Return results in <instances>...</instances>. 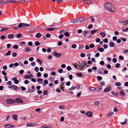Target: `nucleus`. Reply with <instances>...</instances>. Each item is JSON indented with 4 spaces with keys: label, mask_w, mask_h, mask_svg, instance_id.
I'll list each match as a JSON object with an SVG mask.
<instances>
[{
    "label": "nucleus",
    "mask_w": 128,
    "mask_h": 128,
    "mask_svg": "<svg viewBox=\"0 0 128 128\" xmlns=\"http://www.w3.org/2000/svg\"><path fill=\"white\" fill-rule=\"evenodd\" d=\"M100 34L102 35V38H104L105 36L106 33L105 32H100Z\"/></svg>",
    "instance_id": "4be33fe9"
},
{
    "label": "nucleus",
    "mask_w": 128,
    "mask_h": 128,
    "mask_svg": "<svg viewBox=\"0 0 128 128\" xmlns=\"http://www.w3.org/2000/svg\"><path fill=\"white\" fill-rule=\"evenodd\" d=\"M43 94L44 95H47L48 94V91L45 90L43 92Z\"/></svg>",
    "instance_id": "3c124183"
},
{
    "label": "nucleus",
    "mask_w": 128,
    "mask_h": 128,
    "mask_svg": "<svg viewBox=\"0 0 128 128\" xmlns=\"http://www.w3.org/2000/svg\"><path fill=\"white\" fill-rule=\"evenodd\" d=\"M34 90H31L29 88H28V91L26 92L27 93H28L30 92H34Z\"/></svg>",
    "instance_id": "c9c22d12"
},
{
    "label": "nucleus",
    "mask_w": 128,
    "mask_h": 128,
    "mask_svg": "<svg viewBox=\"0 0 128 128\" xmlns=\"http://www.w3.org/2000/svg\"><path fill=\"white\" fill-rule=\"evenodd\" d=\"M81 63L82 64H81V67H80L79 68V69H80L81 70L83 69L84 67L87 65L86 62L85 60H83L82 61Z\"/></svg>",
    "instance_id": "7ed1b4c3"
},
{
    "label": "nucleus",
    "mask_w": 128,
    "mask_h": 128,
    "mask_svg": "<svg viewBox=\"0 0 128 128\" xmlns=\"http://www.w3.org/2000/svg\"><path fill=\"white\" fill-rule=\"evenodd\" d=\"M115 85L116 86H120L121 85V84L120 82H116Z\"/></svg>",
    "instance_id": "473e14b6"
},
{
    "label": "nucleus",
    "mask_w": 128,
    "mask_h": 128,
    "mask_svg": "<svg viewBox=\"0 0 128 128\" xmlns=\"http://www.w3.org/2000/svg\"><path fill=\"white\" fill-rule=\"evenodd\" d=\"M16 38H20L22 37V36L21 34L20 33H18L17 34Z\"/></svg>",
    "instance_id": "7c9ffc66"
},
{
    "label": "nucleus",
    "mask_w": 128,
    "mask_h": 128,
    "mask_svg": "<svg viewBox=\"0 0 128 128\" xmlns=\"http://www.w3.org/2000/svg\"><path fill=\"white\" fill-rule=\"evenodd\" d=\"M92 113L91 111L88 112H86L85 114L88 117H90L92 116Z\"/></svg>",
    "instance_id": "9d476101"
},
{
    "label": "nucleus",
    "mask_w": 128,
    "mask_h": 128,
    "mask_svg": "<svg viewBox=\"0 0 128 128\" xmlns=\"http://www.w3.org/2000/svg\"><path fill=\"white\" fill-rule=\"evenodd\" d=\"M104 6V8L106 9L111 12H114L115 11V8L114 7L109 3H105Z\"/></svg>",
    "instance_id": "f257e3e1"
},
{
    "label": "nucleus",
    "mask_w": 128,
    "mask_h": 128,
    "mask_svg": "<svg viewBox=\"0 0 128 128\" xmlns=\"http://www.w3.org/2000/svg\"><path fill=\"white\" fill-rule=\"evenodd\" d=\"M76 44H74L72 45L71 47L73 48H76Z\"/></svg>",
    "instance_id": "f704fd0d"
},
{
    "label": "nucleus",
    "mask_w": 128,
    "mask_h": 128,
    "mask_svg": "<svg viewBox=\"0 0 128 128\" xmlns=\"http://www.w3.org/2000/svg\"><path fill=\"white\" fill-rule=\"evenodd\" d=\"M49 80L50 82H53L54 81V79L53 78H49Z\"/></svg>",
    "instance_id": "774afa93"
},
{
    "label": "nucleus",
    "mask_w": 128,
    "mask_h": 128,
    "mask_svg": "<svg viewBox=\"0 0 128 128\" xmlns=\"http://www.w3.org/2000/svg\"><path fill=\"white\" fill-rule=\"evenodd\" d=\"M38 82V83L40 84H42V83L43 80L42 78H38L37 80Z\"/></svg>",
    "instance_id": "a211bd4d"
},
{
    "label": "nucleus",
    "mask_w": 128,
    "mask_h": 128,
    "mask_svg": "<svg viewBox=\"0 0 128 128\" xmlns=\"http://www.w3.org/2000/svg\"><path fill=\"white\" fill-rule=\"evenodd\" d=\"M94 46V45L93 44H90L89 45L90 47L91 48H93Z\"/></svg>",
    "instance_id": "e433bc0d"
},
{
    "label": "nucleus",
    "mask_w": 128,
    "mask_h": 128,
    "mask_svg": "<svg viewBox=\"0 0 128 128\" xmlns=\"http://www.w3.org/2000/svg\"><path fill=\"white\" fill-rule=\"evenodd\" d=\"M119 58L120 60H123L124 59V58L123 56L120 55L119 56Z\"/></svg>",
    "instance_id": "79ce46f5"
},
{
    "label": "nucleus",
    "mask_w": 128,
    "mask_h": 128,
    "mask_svg": "<svg viewBox=\"0 0 128 128\" xmlns=\"http://www.w3.org/2000/svg\"><path fill=\"white\" fill-rule=\"evenodd\" d=\"M96 42H100V39L99 38H96Z\"/></svg>",
    "instance_id": "49530a36"
},
{
    "label": "nucleus",
    "mask_w": 128,
    "mask_h": 128,
    "mask_svg": "<svg viewBox=\"0 0 128 128\" xmlns=\"http://www.w3.org/2000/svg\"><path fill=\"white\" fill-rule=\"evenodd\" d=\"M18 46L17 45H14L13 46V48L14 49H18Z\"/></svg>",
    "instance_id": "a18cd8bd"
},
{
    "label": "nucleus",
    "mask_w": 128,
    "mask_h": 128,
    "mask_svg": "<svg viewBox=\"0 0 128 128\" xmlns=\"http://www.w3.org/2000/svg\"><path fill=\"white\" fill-rule=\"evenodd\" d=\"M62 44V42L61 41L59 42L58 43V45L59 46H61Z\"/></svg>",
    "instance_id": "8fccbe9b"
},
{
    "label": "nucleus",
    "mask_w": 128,
    "mask_h": 128,
    "mask_svg": "<svg viewBox=\"0 0 128 128\" xmlns=\"http://www.w3.org/2000/svg\"><path fill=\"white\" fill-rule=\"evenodd\" d=\"M63 71L62 69V68L58 70V72L60 73H62Z\"/></svg>",
    "instance_id": "680f3d73"
},
{
    "label": "nucleus",
    "mask_w": 128,
    "mask_h": 128,
    "mask_svg": "<svg viewBox=\"0 0 128 128\" xmlns=\"http://www.w3.org/2000/svg\"><path fill=\"white\" fill-rule=\"evenodd\" d=\"M82 35H84L86 37L89 38H91L92 36L90 32L87 30H85L82 33Z\"/></svg>",
    "instance_id": "f03ea898"
},
{
    "label": "nucleus",
    "mask_w": 128,
    "mask_h": 128,
    "mask_svg": "<svg viewBox=\"0 0 128 128\" xmlns=\"http://www.w3.org/2000/svg\"><path fill=\"white\" fill-rule=\"evenodd\" d=\"M64 36L63 35L60 34L58 38L60 39H62V38Z\"/></svg>",
    "instance_id": "13d9d810"
},
{
    "label": "nucleus",
    "mask_w": 128,
    "mask_h": 128,
    "mask_svg": "<svg viewBox=\"0 0 128 128\" xmlns=\"http://www.w3.org/2000/svg\"><path fill=\"white\" fill-rule=\"evenodd\" d=\"M24 78L25 79H27V78H29V75H26L24 76Z\"/></svg>",
    "instance_id": "4d7b16f0"
},
{
    "label": "nucleus",
    "mask_w": 128,
    "mask_h": 128,
    "mask_svg": "<svg viewBox=\"0 0 128 128\" xmlns=\"http://www.w3.org/2000/svg\"><path fill=\"white\" fill-rule=\"evenodd\" d=\"M111 86H109L106 88L104 90V92H107L111 90Z\"/></svg>",
    "instance_id": "6e6552de"
},
{
    "label": "nucleus",
    "mask_w": 128,
    "mask_h": 128,
    "mask_svg": "<svg viewBox=\"0 0 128 128\" xmlns=\"http://www.w3.org/2000/svg\"><path fill=\"white\" fill-rule=\"evenodd\" d=\"M25 50L27 52H29L30 50V48L29 47H26Z\"/></svg>",
    "instance_id": "2f4dec72"
},
{
    "label": "nucleus",
    "mask_w": 128,
    "mask_h": 128,
    "mask_svg": "<svg viewBox=\"0 0 128 128\" xmlns=\"http://www.w3.org/2000/svg\"><path fill=\"white\" fill-rule=\"evenodd\" d=\"M113 114H114V112H110V113H108V114L107 116H110L111 115H112Z\"/></svg>",
    "instance_id": "37998d69"
},
{
    "label": "nucleus",
    "mask_w": 128,
    "mask_h": 128,
    "mask_svg": "<svg viewBox=\"0 0 128 128\" xmlns=\"http://www.w3.org/2000/svg\"><path fill=\"white\" fill-rule=\"evenodd\" d=\"M56 28H46L45 29V30L49 31H52L54 30Z\"/></svg>",
    "instance_id": "9b49d317"
},
{
    "label": "nucleus",
    "mask_w": 128,
    "mask_h": 128,
    "mask_svg": "<svg viewBox=\"0 0 128 128\" xmlns=\"http://www.w3.org/2000/svg\"><path fill=\"white\" fill-rule=\"evenodd\" d=\"M40 44L38 41H36V42L35 45L36 46H38Z\"/></svg>",
    "instance_id": "bf43d9fd"
},
{
    "label": "nucleus",
    "mask_w": 128,
    "mask_h": 128,
    "mask_svg": "<svg viewBox=\"0 0 128 128\" xmlns=\"http://www.w3.org/2000/svg\"><path fill=\"white\" fill-rule=\"evenodd\" d=\"M107 68L108 69H110L111 68V65L110 64H108L106 66Z\"/></svg>",
    "instance_id": "338daca9"
},
{
    "label": "nucleus",
    "mask_w": 128,
    "mask_h": 128,
    "mask_svg": "<svg viewBox=\"0 0 128 128\" xmlns=\"http://www.w3.org/2000/svg\"><path fill=\"white\" fill-rule=\"evenodd\" d=\"M12 118L14 120H17V116L16 114H13L12 116Z\"/></svg>",
    "instance_id": "dca6fc26"
},
{
    "label": "nucleus",
    "mask_w": 128,
    "mask_h": 128,
    "mask_svg": "<svg viewBox=\"0 0 128 128\" xmlns=\"http://www.w3.org/2000/svg\"><path fill=\"white\" fill-rule=\"evenodd\" d=\"M53 55L55 56L58 58L60 57L62 54L60 53H57L56 52H54L53 53Z\"/></svg>",
    "instance_id": "423d86ee"
},
{
    "label": "nucleus",
    "mask_w": 128,
    "mask_h": 128,
    "mask_svg": "<svg viewBox=\"0 0 128 128\" xmlns=\"http://www.w3.org/2000/svg\"><path fill=\"white\" fill-rule=\"evenodd\" d=\"M128 20H123L120 21L119 22L120 23L122 24L124 26H125L126 24H127L128 23Z\"/></svg>",
    "instance_id": "1a4fd4ad"
},
{
    "label": "nucleus",
    "mask_w": 128,
    "mask_h": 128,
    "mask_svg": "<svg viewBox=\"0 0 128 128\" xmlns=\"http://www.w3.org/2000/svg\"><path fill=\"white\" fill-rule=\"evenodd\" d=\"M80 56L82 57H84L85 56V54L84 53H82L80 54Z\"/></svg>",
    "instance_id": "e2e57ef3"
},
{
    "label": "nucleus",
    "mask_w": 128,
    "mask_h": 128,
    "mask_svg": "<svg viewBox=\"0 0 128 128\" xmlns=\"http://www.w3.org/2000/svg\"><path fill=\"white\" fill-rule=\"evenodd\" d=\"M16 101L18 103H22L23 101H22L21 99L19 98H18L16 99Z\"/></svg>",
    "instance_id": "f8f14e48"
},
{
    "label": "nucleus",
    "mask_w": 128,
    "mask_h": 128,
    "mask_svg": "<svg viewBox=\"0 0 128 128\" xmlns=\"http://www.w3.org/2000/svg\"><path fill=\"white\" fill-rule=\"evenodd\" d=\"M97 78L98 80L99 81H100L102 79L101 76H97Z\"/></svg>",
    "instance_id": "c03bdc74"
},
{
    "label": "nucleus",
    "mask_w": 128,
    "mask_h": 128,
    "mask_svg": "<svg viewBox=\"0 0 128 128\" xmlns=\"http://www.w3.org/2000/svg\"><path fill=\"white\" fill-rule=\"evenodd\" d=\"M64 35L66 36H70V34L68 32H66L64 33Z\"/></svg>",
    "instance_id": "b1692460"
},
{
    "label": "nucleus",
    "mask_w": 128,
    "mask_h": 128,
    "mask_svg": "<svg viewBox=\"0 0 128 128\" xmlns=\"http://www.w3.org/2000/svg\"><path fill=\"white\" fill-rule=\"evenodd\" d=\"M120 94L121 96H124L125 95V93L123 90H121L120 92Z\"/></svg>",
    "instance_id": "412c9836"
},
{
    "label": "nucleus",
    "mask_w": 128,
    "mask_h": 128,
    "mask_svg": "<svg viewBox=\"0 0 128 128\" xmlns=\"http://www.w3.org/2000/svg\"><path fill=\"white\" fill-rule=\"evenodd\" d=\"M8 30V28H3L0 30V31L2 32L4 31H6Z\"/></svg>",
    "instance_id": "a878e982"
},
{
    "label": "nucleus",
    "mask_w": 128,
    "mask_h": 128,
    "mask_svg": "<svg viewBox=\"0 0 128 128\" xmlns=\"http://www.w3.org/2000/svg\"><path fill=\"white\" fill-rule=\"evenodd\" d=\"M6 128H15V126H14L11 125L10 124H7L4 126Z\"/></svg>",
    "instance_id": "0eeeda50"
},
{
    "label": "nucleus",
    "mask_w": 128,
    "mask_h": 128,
    "mask_svg": "<svg viewBox=\"0 0 128 128\" xmlns=\"http://www.w3.org/2000/svg\"><path fill=\"white\" fill-rule=\"evenodd\" d=\"M128 121L127 119L126 118L125 120V121L124 122H122L121 124L122 125H124L125 124H126V123Z\"/></svg>",
    "instance_id": "c756f323"
},
{
    "label": "nucleus",
    "mask_w": 128,
    "mask_h": 128,
    "mask_svg": "<svg viewBox=\"0 0 128 128\" xmlns=\"http://www.w3.org/2000/svg\"><path fill=\"white\" fill-rule=\"evenodd\" d=\"M96 89V88L95 87H90L89 88V89L91 90V91H94Z\"/></svg>",
    "instance_id": "cd10ccee"
},
{
    "label": "nucleus",
    "mask_w": 128,
    "mask_h": 128,
    "mask_svg": "<svg viewBox=\"0 0 128 128\" xmlns=\"http://www.w3.org/2000/svg\"><path fill=\"white\" fill-rule=\"evenodd\" d=\"M67 69L69 71L72 70V68L70 66H68L67 67Z\"/></svg>",
    "instance_id": "864d4df0"
},
{
    "label": "nucleus",
    "mask_w": 128,
    "mask_h": 128,
    "mask_svg": "<svg viewBox=\"0 0 128 128\" xmlns=\"http://www.w3.org/2000/svg\"><path fill=\"white\" fill-rule=\"evenodd\" d=\"M79 20L78 19H76L74 20H72L71 21V22H72L73 23H76L77 22H79Z\"/></svg>",
    "instance_id": "2eb2a0df"
},
{
    "label": "nucleus",
    "mask_w": 128,
    "mask_h": 128,
    "mask_svg": "<svg viewBox=\"0 0 128 128\" xmlns=\"http://www.w3.org/2000/svg\"><path fill=\"white\" fill-rule=\"evenodd\" d=\"M21 88L22 90V91H24L26 89V88L25 87L23 86H21Z\"/></svg>",
    "instance_id": "052dcab7"
},
{
    "label": "nucleus",
    "mask_w": 128,
    "mask_h": 128,
    "mask_svg": "<svg viewBox=\"0 0 128 128\" xmlns=\"http://www.w3.org/2000/svg\"><path fill=\"white\" fill-rule=\"evenodd\" d=\"M103 41L105 43H107L108 42V39L107 38H105L104 39Z\"/></svg>",
    "instance_id": "603ef678"
},
{
    "label": "nucleus",
    "mask_w": 128,
    "mask_h": 128,
    "mask_svg": "<svg viewBox=\"0 0 128 128\" xmlns=\"http://www.w3.org/2000/svg\"><path fill=\"white\" fill-rule=\"evenodd\" d=\"M17 54L15 52H13L12 54V56L14 57H15L17 56Z\"/></svg>",
    "instance_id": "09e8293b"
},
{
    "label": "nucleus",
    "mask_w": 128,
    "mask_h": 128,
    "mask_svg": "<svg viewBox=\"0 0 128 128\" xmlns=\"http://www.w3.org/2000/svg\"><path fill=\"white\" fill-rule=\"evenodd\" d=\"M14 34H9L8 35V37L9 38L13 39L14 38Z\"/></svg>",
    "instance_id": "ddd939ff"
},
{
    "label": "nucleus",
    "mask_w": 128,
    "mask_h": 128,
    "mask_svg": "<svg viewBox=\"0 0 128 128\" xmlns=\"http://www.w3.org/2000/svg\"><path fill=\"white\" fill-rule=\"evenodd\" d=\"M48 81L47 80H45L44 81V84L43 85L44 86H45L46 84H48Z\"/></svg>",
    "instance_id": "5701e85b"
},
{
    "label": "nucleus",
    "mask_w": 128,
    "mask_h": 128,
    "mask_svg": "<svg viewBox=\"0 0 128 128\" xmlns=\"http://www.w3.org/2000/svg\"><path fill=\"white\" fill-rule=\"evenodd\" d=\"M35 31V30L34 29H31L29 30V32L30 33L34 32Z\"/></svg>",
    "instance_id": "ea45409f"
},
{
    "label": "nucleus",
    "mask_w": 128,
    "mask_h": 128,
    "mask_svg": "<svg viewBox=\"0 0 128 128\" xmlns=\"http://www.w3.org/2000/svg\"><path fill=\"white\" fill-rule=\"evenodd\" d=\"M76 75L79 77H82V74L81 72L77 73Z\"/></svg>",
    "instance_id": "bb28decb"
},
{
    "label": "nucleus",
    "mask_w": 128,
    "mask_h": 128,
    "mask_svg": "<svg viewBox=\"0 0 128 128\" xmlns=\"http://www.w3.org/2000/svg\"><path fill=\"white\" fill-rule=\"evenodd\" d=\"M11 51L10 50H9L8 52L6 54V56L8 55H10Z\"/></svg>",
    "instance_id": "de8ad7c7"
},
{
    "label": "nucleus",
    "mask_w": 128,
    "mask_h": 128,
    "mask_svg": "<svg viewBox=\"0 0 128 128\" xmlns=\"http://www.w3.org/2000/svg\"><path fill=\"white\" fill-rule=\"evenodd\" d=\"M97 49L100 52H102L104 51V49L103 48H99V47L97 48Z\"/></svg>",
    "instance_id": "4468645a"
},
{
    "label": "nucleus",
    "mask_w": 128,
    "mask_h": 128,
    "mask_svg": "<svg viewBox=\"0 0 128 128\" xmlns=\"http://www.w3.org/2000/svg\"><path fill=\"white\" fill-rule=\"evenodd\" d=\"M2 74L4 76H6L7 75V74L6 73L5 71L3 70L2 71Z\"/></svg>",
    "instance_id": "5fc2aeb1"
},
{
    "label": "nucleus",
    "mask_w": 128,
    "mask_h": 128,
    "mask_svg": "<svg viewBox=\"0 0 128 128\" xmlns=\"http://www.w3.org/2000/svg\"><path fill=\"white\" fill-rule=\"evenodd\" d=\"M6 101L7 104H10L14 102H15V100L12 99H8Z\"/></svg>",
    "instance_id": "39448f33"
},
{
    "label": "nucleus",
    "mask_w": 128,
    "mask_h": 128,
    "mask_svg": "<svg viewBox=\"0 0 128 128\" xmlns=\"http://www.w3.org/2000/svg\"><path fill=\"white\" fill-rule=\"evenodd\" d=\"M103 46L104 48L105 49H106L108 47V45L106 44H104Z\"/></svg>",
    "instance_id": "0e129e2a"
},
{
    "label": "nucleus",
    "mask_w": 128,
    "mask_h": 128,
    "mask_svg": "<svg viewBox=\"0 0 128 128\" xmlns=\"http://www.w3.org/2000/svg\"><path fill=\"white\" fill-rule=\"evenodd\" d=\"M109 45L110 47H112L114 46L115 45L114 44L113 42H110Z\"/></svg>",
    "instance_id": "aec40b11"
},
{
    "label": "nucleus",
    "mask_w": 128,
    "mask_h": 128,
    "mask_svg": "<svg viewBox=\"0 0 128 128\" xmlns=\"http://www.w3.org/2000/svg\"><path fill=\"white\" fill-rule=\"evenodd\" d=\"M30 24L24 23H20L18 24V27L19 28L23 27L24 28L29 27L30 26Z\"/></svg>",
    "instance_id": "20e7f679"
},
{
    "label": "nucleus",
    "mask_w": 128,
    "mask_h": 128,
    "mask_svg": "<svg viewBox=\"0 0 128 128\" xmlns=\"http://www.w3.org/2000/svg\"><path fill=\"white\" fill-rule=\"evenodd\" d=\"M98 30H91V34L93 35L94 34V33L98 31Z\"/></svg>",
    "instance_id": "6ab92c4d"
},
{
    "label": "nucleus",
    "mask_w": 128,
    "mask_h": 128,
    "mask_svg": "<svg viewBox=\"0 0 128 128\" xmlns=\"http://www.w3.org/2000/svg\"><path fill=\"white\" fill-rule=\"evenodd\" d=\"M120 39H121L124 42H126V38H120Z\"/></svg>",
    "instance_id": "6e6d98bb"
},
{
    "label": "nucleus",
    "mask_w": 128,
    "mask_h": 128,
    "mask_svg": "<svg viewBox=\"0 0 128 128\" xmlns=\"http://www.w3.org/2000/svg\"><path fill=\"white\" fill-rule=\"evenodd\" d=\"M76 87L75 86H73L71 88H69L68 89L69 90H72L75 89Z\"/></svg>",
    "instance_id": "4c0bfd02"
},
{
    "label": "nucleus",
    "mask_w": 128,
    "mask_h": 128,
    "mask_svg": "<svg viewBox=\"0 0 128 128\" xmlns=\"http://www.w3.org/2000/svg\"><path fill=\"white\" fill-rule=\"evenodd\" d=\"M93 25L92 24H90L88 26V28L89 29H90L93 28Z\"/></svg>",
    "instance_id": "a19ab883"
},
{
    "label": "nucleus",
    "mask_w": 128,
    "mask_h": 128,
    "mask_svg": "<svg viewBox=\"0 0 128 128\" xmlns=\"http://www.w3.org/2000/svg\"><path fill=\"white\" fill-rule=\"evenodd\" d=\"M39 70V69L38 67H36L35 69H34V70L36 72H37Z\"/></svg>",
    "instance_id": "58836bf2"
},
{
    "label": "nucleus",
    "mask_w": 128,
    "mask_h": 128,
    "mask_svg": "<svg viewBox=\"0 0 128 128\" xmlns=\"http://www.w3.org/2000/svg\"><path fill=\"white\" fill-rule=\"evenodd\" d=\"M26 126L28 127H30L33 126L34 125L30 123H29L27 124Z\"/></svg>",
    "instance_id": "c85d7f7f"
},
{
    "label": "nucleus",
    "mask_w": 128,
    "mask_h": 128,
    "mask_svg": "<svg viewBox=\"0 0 128 128\" xmlns=\"http://www.w3.org/2000/svg\"><path fill=\"white\" fill-rule=\"evenodd\" d=\"M100 103V102L99 101H96L94 102V104L96 106H98Z\"/></svg>",
    "instance_id": "72a5a7b5"
},
{
    "label": "nucleus",
    "mask_w": 128,
    "mask_h": 128,
    "mask_svg": "<svg viewBox=\"0 0 128 128\" xmlns=\"http://www.w3.org/2000/svg\"><path fill=\"white\" fill-rule=\"evenodd\" d=\"M41 34L40 33H37L35 36L36 38H39L41 37Z\"/></svg>",
    "instance_id": "f3484780"
},
{
    "label": "nucleus",
    "mask_w": 128,
    "mask_h": 128,
    "mask_svg": "<svg viewBox=\"0 0 128 128\" xmlns=\"http://www.w3.org/2000/svg\"><path fill=\"white\" fill-rule=\"evenodd\" d=\"M120 64L119 63H118L116 64L115 66L116 68H118L120 66Z\"/></svg>",
    "instance_id": "69168bd1"
},
{
    "label": "nucleus",
    "mask_w": 128,
    "mask_h": 128,
    "mask_svg": "<svg viewBox=\"0 0 128 128\" xmlns=\"http://www.w3.org/2000/svg\"><path fill=\"white\" fill-rule=\"evenodd\" d=\"M14 90H17L19 89H20V88L19 87L17 86H14Z\"/></svg>",
    "instance_id": "393cba45"
}]
</instances>
